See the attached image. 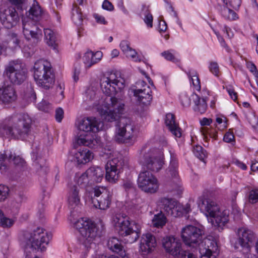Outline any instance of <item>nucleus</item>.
I'll list each match as a JSON object with an SVG mask.
<instances>
[{
	"mask_svg": "<svg viewBox=\"0 0 258 258\" xmlns=\"http://www.w3.org/2000/svg\"><path fill=\"white\" fill-rule=\"evenodd\" d=\"M100 87L106 95H116V96L106 97L105 103L98 107L97 110L102 119L108 122L116 120L124 110L122 90L125 87V81L116 73L107 72L100 79Z\"/></svg>",
	"mask_w": 258,
	"mask_h": 258,
	"instance_id": "nucleus-1",
	"label": "nucleus"
},
{
	"mask_svg": "<svg viewBox=\"0 0 258 258\" xmlns=\"http://www.w3.org/2000/svg\"><path fill=\"white\" fill-rule=\"evenodd\" d=\"M32 119L27 113H15L0 123V137L26 140L31 131Z\"/></svg>",
	"mask_w": 258,
	"mask_h": 258,
	"instance_id": "nucleus-2",
	"label": "nucleus"
},
{
	"mask_svg": "<svg viewBox=\"0 0 258 258\" xmlns=\"http://www.w3.org/2000/svg\"><path fill=\"white\" fill-rule=\"evenodd\" d=\"M44 13L38 2L33 0V3L26 13L28 19L22 20L23 32L27 40L33 39L35 43H37L42 39V30L33 24V21H39Z\"/></svg>",
	"mask_w": 258,
	"mask_h": 258,
	"instance_id": "nucleus-3",
	"label": "nucleus"
},
{
	"mask_svg": "<svg viewBox=\"0 0 258 258\" xmlns=\"http://www.w3.org/2000/svg\"><path fill=\"white\" fill-rule=\"evenodd\" d=\"M201 212L215 227L222 228L229 221V211L221 210L217 204L210 199L200 198L198 203Z\"/></svg>",
	"mask_w": 258,
	"mask_h": 258,
	"instance_id": "nucleus-4",
	"label": "nucleus"
},
{
	"mask_svg": "<svg viewBox=\"0 0 258 258\" xmlns=\"http://www.w3.org/2000/svg\"><path fill=\"white\" fill-rule=\"evenodd\" d=\"M36 84L45 89H49L54 83V75L51 63L44 59L37 60L32 70Z\"/></svg>",
	"mask_w": 258,
	"mask_h": 258,
	"instance_id": "nucleus-5",
	"label": "nucleus"
},
{
	"mask_svg": "<svg viewBox=\"0 0 258 258\" xmlns=\"http://www.w3.org/2000/svg\"><path fill=\"white\" fill-rule=\"evenodd\" d=\"M113 223L120 235L129 236L128 242H134L139 237L141 225L134 222H130L129 218L125 214H116L113 218Z\"/></svg>",
	"mask_w": 258,
	"mask_h": 258,
	"instance_id": "nucleus-6",
	"label": "nucleus"
},
{
	"mask_svg": "<svg viewBox=\"0 0 258 258\" xmlns=\"http://www.w3.org/2000/svg\"><path fill=\"white\" fill-rule=\"evenodd\" d=\"M74 227L80 233L79 238L80 243L87 249L91 247L95 238L100 234L96 225L86 218L78 220L74 223Z\"/></svg>",
	"mask_w": 258,
	"mask_h": 258,
	"instance_id": "nucleus-7",
	"label": "nucleus"
},
{
	"mask_svg": "<svg viewBox=\"0 0 258 258\" xmlns=\"http://www.w3.org/2000/svg\"><path fill=\"white\" fill-rule=\"evenodd\" d=\"M136 132L130 118H122L116 127L115 140L119 143L133 144L136 140Z\"/></svg>",
	"mask_w": 258,
	"mask_h": 258,
	"instance_id": "nucleus-8",
	"label": "nucleus"
},
{
	"mask_svg": "<svg viewBox=\"0 0 258 258\" xmlns=\"http://www.w3.org/2000/svg\"><path fill=\"white\" fill-rule=\"evenodd\" d=\"M5 73L10 82L15 85L22 84L27 77L26 70L19 60L10 62L5 69Z\"/></svg>",
	"mask_w": 258,
	"mask_h": 258,
	"instance_id": "nucleus-9",
	"label": "nucleus"
},
{
	"mask_svg": "<svg viewBox=\"0 0 258 258\" xmlns=\"http://www.w3.org/2000/svg\"><path fill=\"white\" fill-rule=\"evenodd\" d=\"M91 201L96 208L105 210L111 203L110 191L104 187L96 186L91 191Z\"/></svg>",
	"mask_w": 258,
	"mask_h": 258,
	"instance_id": "nucleus-10",
	"label": "nucleus"
},
{
	"mask_svg": "<svg viewBox=\"0 0 258 258\" xmlns=\"http://www.w3.org/2000/svg\"><path fill=\"white\" fill-rule=\"evenodd\" d=\"M203 230L192 225H187L181 231V238L184 243L189 246L199 247V244L202 242Z\"/></svg>",
	"mask_w": 258,
	"mask_h": 258,
	"instance_id": "nucleus-11",
	"label": "nucleus"
},
{
	"mask_svg": "<svg viewBox=\"0 0 258 258\" xmlns=\"http://www.w3.org/2000/svg\"><path fill=\"white\" fill-rule=\"evenodd\" d=\"M127 163V159L121 156L108 161L105 166L106 180L110 183H115L118 179L120 169Z\"/></svg>",
	"mask_w": 258,
	"mask_h": 258,
	"instance_id": "nucleus-12",
	"label": "nucleus"
},
{
	"mask_svg": "<svg viewBox=\"0 0 258 258\" xmlns=\"http://www.w3.org/2000/svg\"><path fill=\"white\" fill-rule=\"evenodd\" d=\"M143 166L147 169L158 172L163 167L164 161L162 156L156 149H150L144 154L142 160Z\"/></svg>",
	"mask_w": 258,
	"mask_h": 258,
	"instance_id": "nucleus-13",
	"label": "nucleus"
},
{
	"mask_svg": "<svg viewBox=\"0 0 258 258\" xmlns=\"http://www.w3.org/2000/svg\"><path fill=\"white\" fill-rule=\"evenodd\" d=\"M20 17L15 7L4 5L0 8V21L7 29H11L18 23Z\"/></svg>",
	"mask_w": 258,
	"mask_h": 258,
	"instance_id": "nucleus-14",
	"label": "nucleus"
},
{
	"mask_svg": "<svg viewBox=\"0 0 258 258\" xmlns=\"http://www.w3.org/2000/svg\"><path fill=\"white\" fill-rule=\"evenodd\" d=\"M138 184L143 191L150 194L155 193L159 188L157 179L148 171H144L139 174Z\"/></svg>",
	"mask_w": 258,
	"mask_h": 258,
	"instance_id": "nucleus-15",
	"label": "nucleus"
},
{
	"mask_svg": "<svg viewBox=\"0 0 258 258\" xmlns=\"http://www.w3.org/2000/svg\"><path fill=\"white\" fill-rule=\"evenodd\" d=\"M178 161L176 156L170 152V162L166 174L169 177H171L173 182L172 190L177 192L182 190V186L178 177Z\"/></svg>",
	"mask_w": 258,
	"mask_h": 258,
	"instance_id": "nucleus-16",
	"label": "nucleus"
},
{
	"mask_svg": "<svg viewBox=\"0 0 258 258\" xmlns=\"http://www.w3.org/2000/svg\"><path fill=\"white\" fill-rule=\"evenodd\" d=\"M162 245L166 252L174 257L178 256L183 251L181 249L180 240L173 236L164 237L162 239Z\"/></svg>",
	"mask_w": 258,
	"mask_h": 258,
	"instance_id": "nucleus-17",
	"label": "nucleus"
},
{
	"mask_svg": "<svg viewBox=\"0 0 258 258\" xmlns=\"http://www.w3.org/2000/svg\"><path fill=\"white\" fill-rule=\"evenodd\" d=\"M159 205L168 215L174 217L182 215V212L180 211L182 207L173 199L162 198L159 201Z\"/></svg>",
	"mask_w": 258,
	"mask_h": 258,
	"instance_id": "nucleus-18",
	"label": "nucleus"
},
{
	"mask_svg": "<svg viewBox=\"0 0 258 258\" xmlns=\"http://www.w3.org/2000/svg\"><path fill=\"white\" fill-rule=\"evenodd\" d=\"M238 241L239 245L243 249L249 250L250 244L255 238L254 232L250 229L243 227L237 230Z\"/></svg>",
	"mask_w": 258,
	"mask_h": 258,
	"instance_id": "nucleus-19",
	"label": "nucleus"
},
{
	"mask_svg": "<svg viewBox=\"0 0 258 258\" xmlns=\"http://www.w3.org/2000/svg\"><path fill=\"white\" fill-rule=\"evenodd\" d=\"M198 248L200 253V258H216L215 255L213 254L218 248L215 240L205 238L199 244Z\"/></svg>",
	"mask_w": 258,
	"mask_h": 258,
	"instance_id": "nucleus-20",
	"label": "nucleus"
},
{
	"mask_svg": "<svg viewBox=\"0 0 258 258\" xmlns=\"http://www.w3.org/2000/svg\"><path fill=\"white\" fill-rule=\"evenodd\" d=\"M12 160L16 165L23 166L25 161L19 156H16L11 151H6L4 154H0V172L5 173L8 169V167L11 161Z\"/></svg>",
	"mask_w": 258,
	"mask_h": 258,
	"instance_id": "nucleus-21",
	"label": "nucleus"
},
{
	"mask_svg": "<svg viewBox=\"0 0 258 258\" xmlns=\"http://www.w3.org/2000/svg\"><path fill=\"white\" fill-rule=\"evenodd\" d=\"M17 99V94L12 85H4L0 87V102L4 104H10Z\"/></svg>",
	"mask_w": 258,
	"mask_h": 258,
	"instance_id": "nucleus-22",
	"label": "nucleus"
},
{
	"mask_svg": "<svg viewBox=\"0 0 258 258\" xmlns=\"http://www.w3.org/2000/svg\"><path fill=\"white\" fill-rule=\"evenodd\" d=\"M130 91L141 105H148L150 104L152 100V91L149 86H144V89H131Z\"/></svg>",
	"mask_w": 258,
	"mask_h": 258,
	"instance_id": "nucleus-23",
	"label": "nucleus"
},
{
	"mask_svg": "<svg viewBox=\"0 0 258 258\" xmlns=\"http://www.w3.org/2000/svg\"><path fill=\"white\" fill-rule=\"evenodd\" d=\"M76 125L80 131L86 133H96L99 131L98 123L95 117H84L79 120Z\"/></svg>",
	"mask_w": 258,
	"mask_h": 258,
	"instance_id": "nucleus-24",
	"label": "nucleus"
},
{
	"mask_svg": "<svg viewBox=\"0 0 258 258\" xmlns=\"http://www.w3.org/2000/svg\"><path fill=\"white\" fill-rule=\"evenodd\" d=\"M157 244L155 237L150 233L143 234L140 241V250L145 253L153 250Z\"/></svg>",
	"mask_w": 258,
	"mask_h": 258,
	"instance_id": "nucleus-25",
	"label": "nucleus"
},
{
	"mask_svg": "<svg viewBox=\"0 0 258 258\" xmlns=\"http://www.w3.org/2000/svg\"><path fill=\"white\" fill-rule=\"evenodd\" d=\"M93 154L85 148H80L74 154V160L78 165L85 164L93 158Z\"/></svg>",
	"mask_w": 258,
	"mask_h": 258,
	"instance_id": "nucleus-26",
	"label": "nucleus"
},
{
	"mask_svg": "<svg viewBox=\"0 0 258 258\" xmlns=\"http://www.w3.org/2000/svg\"><path fill=\"white\" fill-rule=\"evenodd\" d=\"M102 57L101 51H98L94 53L92 51H88L83 57V61L87 69L91 68L93 65L98 63Z\"/></svg>",
	"mask_w": 258,
	"mask_h": 258,
	"instance_id": "nucleus-27",
	"label": "nucleus"
},
{
	"mask_svg": "<svg viewBox=\"0 0 258 258\" xmlns=\"http://www.w3.org/2000/svg\"><path fill=\"white\" fill-rule=\"evenodd\" d=\"M165 123L175 137L180 138L181 136V129L178 124L175 122L174 115L173 114L168 113L166 114Z\"/></svg>",
	"mask_w": 258,
	"mask_h": 258,
	"instance_id": "nucleus-28",
	"label": "nucleus"
},
{
	"mask_svg": "<svg viewBox=\"0 0 258 258\" xmlns=\"http://www.w3.org/2000/svg\"><path fill=\"white\" fill-rule=\"evenodd\" d=\"M76 143L78 145L88 146L94 149L100 145L99 139L94 137H90L88 134L85 136L80 135Z\"/></svg>",
	"mask_w": 258,
	"mask_h": 258,
	"instance_id": "nucleus-29",
	"label": "nucleus"
},
{
	"mask_svg": "<svg viewBox=\"0 0 258 258\" xmlns=\"http://www.w3.org/2000/svg\"><path fill=\"white\" fill-rule=\"evenodd\" d=\"M191 98L194 103L193 106L194 111L198 114L204 113L207 109V104L205 99L200 97L199 96L195 93L191 95Z\"/></svg>",
	"mask_w": 258,
	"mask_h": 258,
	"instance_id": "nucleus-30",
	"label": "nucleus"
},
{
	"mask_svg": "<svg viewBox=\"0 0 258 258\" xmlns=\"http://www.w3.org/2000/svg\"><path fill=\"white\" fill-rule=\"evenodd\" d=\"M79 188L77 185H74L70 189L68 197L69 207L74 209L80 204V196L79 194Z\"/></svg>",
	"mask_w": 258,
	"mask_h": 258,
	"instance_id": "nucleus-31",
	"label": "nucleus"
},
{
	"mask_svg": "<svg viewBox=\"0 0 258 258\" xmlns=\"http://www.w3.org/2000/svg\"><path fill=\"white\" fill-rule=\"evenodd\" d=\"M87 173L91 180L100 182L103 178L104 172L100 167L93 166L87 170Z\"/></svg>",
	"mask_w": 258,
	"mask_h": 258,
	"instance_id": "nucleus-32",
	"label": "nucleus"
},
{
	"mask_svg": "<svg viewBox=\"0 0 258 258\" xmlns=\"http://www.w3.org/2000/svg\"><path fill=\"white\" fill-rule=\"evenodd\" d=\"M45 40L47 45L56 49L57 46V34L51 29L44 28Z\"/></svg>",
	"mask_w": 258,
	"mask_h": 258,
	"instance_id": "nucleus-33",
	"label": "nucleus"
},
{
	"mask_svg": "<svg viewBox=\"0 0 258 258\" xmlns=\"http://www.w3.org/2000/svg\"><path fill=\"white\" fill-rule=\"evenodd\" d=\"M228 7L225 5L220 7L219 12L222 17L229 21H233L238 19L237 14Z\"/></svg>",
	"mask_w": 258,
	"mask_h": 258,
	"instance_id": "nucleus-34",
	"label": "nucleus"
},
{
	"mask_svg": "<svg viewBox=\"0 0 258 258\" xmlns=\"http://www.w3.org/2000/svg\"><path fill=\"white\" fill-rule=\"evenodd\" d=\"M71 18L74 23L77 26L82 25L83 17L81 9L77 6L74 5L72 9Z\"/></svg>",
	"mask_w": 258,
	"mask_h": 258,
	"instance_id": "nucleus-35",
	"label": "nucleus"
},
{
	"mask_svg": "<svg viewBox=\"0 0 258 258\" xmlns=\"http://www.w3.org/2000/svg\"><path fill=\"white\" fill-rule=\"evenodd\" d=\"M187 75L192 84L194 89L198 91H200L201 88L200 81L197 72L190 70L187 72Z\"/></svg>",
	"mask_w": 258,
	"mask_h": 258,
	"instance_id": "nucleus-36",
	"label": "nucleus"
},
{
	"mask_svg": "<svg viewBox=\"0 0 258 258\" xmlns=\"http://www.w3.org/2000/svg\"><path fill=\"white\" fill-rule=\"evenodd\" d=\"M152 221L153 226L157 228L163 227L167 222L166 217L161 212L155 214Z\"/></svg>",
	"mask_w": 258,
	"mask_h": 258,
	"instance_id": "nucleus-37",
	"label": "nucleus"
},
{
	"mask_svg": "<svg viewBox=\"0 0 258 258\" xmlns=\"http://www.w3.org/2000/svg\"><path fill=\"white\" fill-rule=\"evenodd\" d=\"M141 13L144 16V21L146 24L150 28L152 27L153 18L150 12L149 6L143 5Z\"/></svg>",
	"mask_w": 258,
	"mask_h": 258,
	"instance_id": "nucleus-38",
	"label": "nucleus"
},
{
	"mask_svg": "<svg viewBox=\"0 0 258 258\" xmlns=\"http://www.w3.org/2000/svg\"><path fill=\"white\" fill-rule=\"evenodd\" d=\"M109 249L112 251L118 253L122 258H128V254L126 253L120 240Z\"/></svg>",
	"mask_w": 258,
	"mask_h": 258,
	"instance_id": "nucleus-39",
	"label": "nucleus"
},
{
	"mask_svg": "<svg viewBox=\"0 0 258 258\" xmlns=\"http://www.w3.org/2000/svg\"><path fill=\"white\" fill-rule=\"evenodd\" d=\"M109 249L112 251L118 253L122 258H128V254L126 253L120 240Z\"/></svg>",
	"mask_w": 258,
	"mask_h": 258,
	"instance_id": "nucleus-40",
	"label": "nucleus"
},
{
	"mask_svg": "<svg viewBox=\"0 0 258 258\" xmlns=\"http://www.w3.org/2000/svg\"><path fill=\"white\" fill-rule=\"evenodd\" d=\"M8 46L12 49H15L19 46L20 40L15 33H11L7 38Z\"/></svg>",
	"mask_w": 258,
	"mask_h": 258,
	"instance_id": "nucleus-41",
	"label": "nucleus"
},
{
	"mask_svg": "<svg viewBox=\"0 0 258 258\" xmlns=\"http://www.w3.org/2000/svg\"><path fill=\"white\" fill-rule=\"evenodd\" d=\"M193 153L200 160L205 162V159L207 157V153L203 147L199 145H196L194 147L192 150Z\"/></svg>",
	"mask_w": 258,
	"mask_h": 258,
	"instance_id": "nucleus-42",
	"label": "nucleus"
},
{
	"mask_svg": "<svg viewBox=\"0 0 258 258\" xmlns=\"http://www.w3.org/2000/svg\"><path fill=\"white\" fill-rule=\"evenodd\" d=\"M14 224V221L6 217L0 210V226L3 228H10Z\"/></svg>",
	"mask_w": 258,
	"mask_h": 258,
	"instance_id": "nucleus-43",
	"label": "nucleus"
},
{
	"mask_svg": "<svg viewBox=\"0 0 258 258\" xmlns=\"http://www.w3.org/2000/svg\"><path fill=\"white\" fill-rule=\"evenodd\" d=\"M35 166L40 174H45L47 167L45 165L44 160L40 159L35 162Z\"/></svg>",
	"mask_w": 258,
	"mask_h": 258,
	"instance_id": "nucleus-44",
	"label": "nucleus"
},
{
	"mask_svg": "<svg viewBox=\"0 0 258 258\" xmlns=\"http://www.w3.org/2000/svg\"><path fill=\"white\" fill-rule=\"evenodd\" d=\"M201 132L205 139H207L208 137L210 138H215L216 136L212 129L207 126L202 127Z\"/></svg>",
	"mask_w": 258,
	"mask_h": 258,
	"instance_id": "nucleus-45",
	"label": "nucleus"
},
{
	"mask_svg": "<svg viewBox=\"0 0 258 258\" xmlns=\"http://www.w3.org/2000/svg\"><path fill=\"white\" fill-rule=\"evenodd\" d=\"M124 54L127 57L131 58L136 62L140 61L141 60L140 56L138 55L137 52L132 48H131V49Z\"/></svg>",
	"mask_w": 258,
	"mask_h": 258,
	"instance_id": "nucleus-46",
	"label": "nucleus"
},
{
	"mask_svg": "<svg viewBox=\"0 0 258 258\" xmlns=\"http://www.w3.org/2000/svg\"><path fill=\"white\" fill-rule=\"evenodd\" d=\"M173 50L165 51L161 53L162 56H163L166 60L171 61L173 62L178 61L177 58L175 56L174 54L172 52Z\"/></svg>",
	"mask_w": 258,
	"mask_h": 258,
	"instance_id": "nucleus-47",
	"label": "nucleus"
},
{
	"mask_svg": "<svg viewBox=\"0 0 258 258\" xmlns=\"http://www.w3.org/2000/svg\"><path fill=\"white\" fill-rule=\"evenodd\" d=\"M9 188L7 186L0 184V202L4 201L8 198Z\"/></svg>",
	"mask_w": 258,
	"mask_h": 258,
	"instance_id": "nucleus-48",
	"label": "nucleus"
},
{
	"mask_svg": "<svg viewBox=\"0 0 258 258\" xmlns=\"http://www.w3.org/2000/svg\"><path fill=\"white\" fill-rule=\"evenodd\" d=\"M227 6L231 7L235 10L238 9L241 5V0H222Z\"/></svg>",
	"mask_w": 258,
	"mask_h": 258,
	"instance_id": "nucleus-49",
	"label": "nucleus"
},
{
	"mask_svg": "<svg viewBox=\"0 0 258 258\" xmlns=\"http://www.w3.org/2000/svg\"><path fill=\"white\" fill-rule=\"evenodd\" d=\"M64 85L63 83L58 84L56 87L55 95L59 100H61L64 98L63 92Z\"/></svg>",
	"mask_w": 258,
	"mask_h": 258,
	"instance_id": "nucleus-50",
	"label": "nucleus"
},
{
	"mask_svg": "<svg viewBox=\"0 0 258 258\" xmlns=\"http://www.w3.org/2000/svg\"><path fill=\"white\" fill-rule=\"evenodd\" d=\"M89 174L87 173V171L83 173L78 178L77 180L78 184L80 186H84L88 182Z\"/></svg>",
	"mask_w": 258,
	"mask_h": 258,
	"instance_id": "nucleus-51",
	"label": "nucleus"
},
{
	"mask_svg": "<svg viewBox=\"0 0 258 258\" xmlns=\"http://www.w3.org/2000/svg\"><path fill=\"white\" fill-rule=\"evenodd\" d=\"M191 99V97L189 98L185 94H182L180 95V100L181 104L184 107H187L190 106Z\"/></svg>",
	"mask_w": 258,
	"mask_h": 258,
	"instance_id": "nucleus-52",
	"label": "nucleus"
},
{
	"mask_svg": "<svg viewBox=\"0 0 258 258\" xmlns=\"http://www.w3.org/2000/svg\"><path fill=\"white\" fill-rule=\"evenodd\" d=\"M210 71L216 76H218L219 73V67L217 62L212 61L209 66Z\"/></svg>",
	"mask_w": 258,
	"mask_h": 258,
	"instance_id": "nucleus-53",
	"label": "nucleus"
},
{
	"mask_svg": "<svg viewBox=\"0 0 258 258\" xmlns=\"http://www.w3.org/2000/svg\"><path fill=\"white\" fill-rule=\"evenodd\" d=\"M93 17L95 20L96 22L98 24L107 25L108 23V22L105 20V17L98 13L93 14Z\"/></svg>",
	"mask_w": 258,
	"mask_h": 258,
	"instance_id": "nucleus-54",
	"label": "nucleus"
},
{
	"mask_svg": "<svg viewBox=\"0 0 258 258\" xmlns=\"http://www.w3.org/2000/svg\"><path fill=\"white\" fill-rule=\"evenodd\" d=\"M50 104L44 100H43L38 104V108L39 110L44 112H48L50 109Z\"/></svg>",
	"mask_w": 258,
	"mask_h": 258,
	"instance_id": "nucleus-55",
	"label": "nucleus"
},
{
	"mask_svg": "<svg viewBox=\"0 0 258 258\" xmlns=\"http://www.w3.org/2000/svg\"><path fill=\"white\" fill-rule=\"evenodd\" d=\"M249 201L251 203H255L258 202V189H254L250 191Z\"/></svg>",
	"mask_w": 258,
	"mask_h": 258,
	"instance_id": "nucleus-56",
	"label": "nucleus"
},
{
	"mask_svg": "<svg viewBox=\"0 0 258 258\" xmlns=\"http://www.w3.org/2000/svg\"><path fill=\"white\" fill-rule=\"evenodd\" d=\"M223 140L226 143H235L233 134L230 131L227 132L224 136Z\"/></svg>",
	"mask_w": 258,
	"mask_h": 258,
	"instance_id": "nucleus-57",
	"label": "nucleus"
},
{
	"mask_svg": "<svg viewBox=\"0 0 258 258\" xmlns=\"http://www.w3.org/2000/svg\"><path fill=\"white\" fill-rule=\"evenodd\" d=\"M102 8L108 11H112L114 10V6L111 2L108 0H105L103 2Z\"/></svg>",
	"mask_w": 258,
	"mask_h": 258,
	"instance_id": "nucleus-58",
	"label": "nucleus"
},
{
	"mask_svg": "<svg viewBox=\"0 0 258 258\" xmlns=\"http://www.w3.org/2000/svg\"><path fill=\"white\" fill-rule=\"evenodd\" d=\"M120 47L124 54L131 48L130 46L129 43L125 40L122 41L120 42Z\"/></svg>",
	"mask_w": 258,
	"mask_h": 258,
	"instance_id": "nucleus-59",
	"label": "nucleus"
},
{
	"mask_svg": "<svg viewBox=\"0 0 258 258\" xmlns=\"http://www.w3.org/2000/svg\"><path fill=\"white\" fill-rule=\"evenodd\" d=\"M12 6L17 7L18 10L22 8V5L25 2V0H8Z\"/></svg>",
	"mask_w": 258,
	"mask_h": 258,
	"instance_id": "nucleus-60",
	"label": "nucleus"
},
{
	"mask_svg": "<svg viewBox=\"0 0 258 258\" xmlns=\"http://www.w3.org/2000/svg\"><path fill=\"white\" fill-rule=\"evenodd\" d=\"M63 116V111L62 109L58 108L55 111V118L58 122H60Z\"/></svg>",
	"mask_w": 258,
	"mask_h": 258,
	"instance_id": "nucleus-61",
	"label": "nucleus"
},
{
	"mask_svg": "<svg viewBox=\"0 0 258 258\" xmlns=\"http://www.w3.org/2000/svg\"><path fill=\"white\" fill-rule=\"evenodd\" d=\"M180 255L181 258H197L192 253L186 250H183Z\"/></svg>",
	"mask_w": 258,
	"mask_h": 258,
	"instance_id": "nucleus-62",
	"label": "nucleus"
},
{
	"mask_svg": "<svg viewBox=\"0 0 258 258\" xmlns=\"http://www.w3.org/2000/svg\"><path fill=\"white\" fill-rule=\"evenodd\" d=\"M216 35L217 36L218 39L221 45L225 48L227 51H229V47L226 44L224 39L221 37L218 33L215 32Z\"/></svg>",
	"mask_w": 258,
	"mask_h": 258,
	"instance_id": "nucleus-63",
	"label": "nucleus"
},
{
	"mask_svg": "<svg viewBox=\"0 0 258 258\" xmlns=\"http://www.w3.org/2000/svg\"><path fill=\"white\" fill-rule=\"evenodd\" d=\"M247 68L249 70V71L253 73V74L255 77L256 76H258V72L257 71L256 66L252 63H250L247 64Z\"/></svg>",
	"mask_w": 258,
	"mask_h": 258,
	"instance_id": "nucleus-64",
	"label": "nucleus"
}]
</instances>
